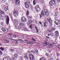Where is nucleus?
<instances>
[{
    "label": "nucleus",
    "instance_id": "obj_6",
    "mask_svg": "<svg viewBox=\"0 0 60 60\" xmlns=\"http://www.w3.org/2000/svg\"><path fill=\"white\" fill-rule=\"evenodd\" d=\"M9 17L8 16H7L6 19V23L8 25L9 24Z\"/></svg>",
    "mask_w": 60,
    "mask_h": 60
},
{
    "label": "nucleus",
    "instance_id": "obj_22",
    "mask_svg": "<svg viewBox=\"0 0 60 60\" xmlns=\"http://www.w3.org/2000/svg\"><path fill=\"white\" fill-rule=\"evenodd\" d=\"M2 31H3V32H5V31H6V29L5 28H2Z\"/></svg>",
    "mask_w": 60,
    "mask_h": 60
},
{
    "label": "nucleus",
    "instance_id": "obj_32",
    "mask_svg": "<svg viewBox=\"0 0 60 60\" xmlns=\"http://www.w3.org/2000/svg\"><path fill=\"white\" fill-rule=\"evenodd\" d=\"M45 56H49V54L46 53L45 54Z\"/></svg>",
    "mask_w": 60,
    "mask_h": 60
},
{
    "label": "nucleus",
    "instance_id": "obj_12",
    "mask_svg": "<svg viewBox=\"0 0 60 60\" xmlns=\"http://www.w3.org/2000/svg\"><path fill=\"white\" fill-rule=\"evenodd\" d=\"M30 58V59L31 60H33L34 59V57L33 56L32 54H30L29 55Z\"/></svg>",
    "mask_w": 60,
    "mask_h": 60
},
{
    "label": "nucleus",
    "instance_id": "obj_10",
    "mask_svg": "<svg viewBox=\"0 0 60 60\" xmlns=\"http://www.w3.org/2000/svg\"><path fill=\"white\" fill-rule=\"evenodd\" d=\"M50 18L48 17L47 19V23H49L50 24L51 23V22H52V21H50Z\"/></svg>",
    "mask_w": 60,
    "mask_h": 60
},
{
    "label": "nucleus",
    "instance_id": "obj_18",
    "mask_svg": "<svg viewBox=\"0 0 60 60\" xmlns=\"http://www.w3.org/2000/svg\"><path fill=\"white\" fill-rule=\"evenodd\" d=\"M14 56L16 58H17L18 56V55L17 53H15L14 54Z\"/></svg>",
    "mask_w": 60,
    "mask_h": 60
},
{
    "label": "nucleus",
    "instance_id": "obj_40",
    "mask_svg": "<svg viewBox=\"0 0 60 60\" xmlns=\"http://www.w3.org/2000/svg\"><path fill=\"white\" fill-rule=\"evenodd\" d=\"M29 18L30 19H32V17H30V16H29Z\"/></svg>",
    "mask_w": 60,
    "mask_h": 60
},
{
    "label": "nucleus",
    "instance_id": "obj_51",
    "mask_svg": "<svg viewBox=\"0 0 60 60\" xmlns=\"http://www.w3.org/2000/svg\"><path fill=\"white\" fill-rule=\"evenodd\" d=\"M37 30V33H38V29H37V30Z\"/></svg>",
    "mask_w": 60,
    "mask_h": 60
},
{
    "label": "nucleus",
    "instance_id": "obj_44",
    "mask_svg": "<svg viewBox=\"0 0 60 60\" xmlns=\"http://www.w3.org/2000/svg\"><path fill=\"white\" fill-rule=\"evenodd\" d=\"M39 23L40 24H41V25H42V23H41V22H39Z\"/></svg>",
    "mask_w": 60,
    "mask_h": 60
},
{
    "label": "nucleus",
    "instance_id": "obj_42",
    "mask_svg": "<svg viewBox=\"0 0 60 60\" xmlns=\"http://www.w3.org/2000/svg\"><path fill=\"white\" fill-rule=\"evenodd\" d=\"M32 41H35V40L34 39H32Z\"/></svg>",
    "mask_w": 60,
    "mask_h": 60
},
{
    "label": "nucleus",
    "instance_id": "obj_34",
    "mask_svg": "<svg viewBox=\"0 0 60 60\" xmlns=\"http://www.w3.org/2000/svg\"><path fill=\"white\" fill-rule=\"evenodd\" d=\"M55 17H56V16H57V13H55Z\"/></svg>",
    "mask_w": 60,
    "mask_h": 60
},
{
    "label": "nucleus",
    "instance_id": "obj_26",
    "mask_svg": "<svg viewBox=\"0 0 60 60\" xmlns=\"http://www.w3.org/2000/svg\"><path fill=\"white\" fill-rule=\"evenodd\" d=\"M1 17L2 18V19H4L5 18V15L4 16H3L1 15Z\"/></svg>",
    "mask_w": 60,
    "mask_h": 60
},
{
    "label": "nucleus",
    "instance_id": "obj_59",
    "mask_svg": "<svg viewBox=\"0 0 60 60\" xmlns=\"http://www.w3.org/2000/svg\"><path fill=\"white\" fill-rule=\"evenodd\" d=\"M13 60H15V59L14 58H13Z\"/></svg>",
    "mask_w": 60,
    "mask_h": 60
},
{
    "label": "nucleus",
    "instance_id": "obj_14",
    "mask_svg": "<svg viewBox=\"0 0 60 60\" xmlns=\"http://www.w3.org/2000/svg\"><path fill=\"white\" fill-rule=\"evenodd\" d=\"M0 15L3 16V15H5V14L2 11L0 10Z\"/></svg>",
    "mask_w": 60,
    "mask_h": 60
},
{
    "label": "nucleus",
    "instance_id": "obj_33",
    "mask_svg": "<svg viewBox=\"0 0 60 60\" xmlns=\"http://www.w3.org/2000/svg\"><path fill=\"white\" fill-rule=\"evenodd\" d=\"M14 20L15 22V23H17V21H18V20L16 19H15Z\"/></svg>",
    "mask_w": 60,
    "mask_h": 60
},
{
    "label": "nucleus",
    "instance_id": "obj_3",
    "mask_svg": "<svg viewBox=\"0 0 60 60\" xmlns=\"http://www.w3.org/2000/svg\"><path fill=\"white\" fill-rule=\"evenodd\" d=\"M21 21L22 22H24L26 21V19L25 17H23L21 18Z\"/></svg>",
    "mask_w": 60,
    "mask_h": 60
},
{
    "label": "nucleus",
    "instance_id": "obj_60",
    "mask_svg": "<svg viewBox=\"0 0 60 60\" xmlns=\"http://www.w3.org/2000/svg\"><path fill=\"white\" fill-rule=\"evenodd\" d=\"M59 60V59H58V58H57V60Z\"/></svg>",
    "mask_w": 60,
    "mask_h": 60
},
{
    "label": "nucleus",
    "instance_id": "obj_47",
    "mask_svg": "<svg viewBox=\"0 0 60 60\" xmlns=\"http://www.w3.org/2000/svg\"><path fill=\"white\" fill-rule=\"evenodd\" d=\"M46 38H47V39H49V37H48L47 36H46Z\"/></svg>",
    "mask_w": 60,
    "mask_h": 60
},
{
    "label": "nucleus",
    "instance_id": "obj_25",
    "mask_svg": "<svg viewBox=\"0 0 60 60\" xmlns=\"http://www.w3.org/2000/svg\"><path fill=\"white\" fill-rule=\"evenodd\" d=\"M33 24H31L30 26H29L30 28H33Z\"/></svg>",
    "mask_w": 60,
    "mask_h": 60
},
{
    "label": "nucleus",
    "instance_id": "obj_57",
    "mask_svg": "<svg viewBox=\"0 0 60 60\" xmlns=\"http://www.w3.org/2000/svg\"><path fill=\"white\" fill-rule=\"evenodd\" d=\"M48 36H49V35H50L49 34H48Z\"/></svg>",
    "mask_w": 60,
    "mask_h": 60
},
{
    "label": "nucleus",
    "instance_id": "obj_41",
    "mask_svg": "<svg viewBox=\"0 0 60 60\" xmlns=\"http://www.w3.org/2000/svg\"><path fill=\"white\" fill-rule=\"evenodd\" d=\"M15 43H16V44H18V43H19L18 42L16 41H15Z\"/></svg>",
    "mask_w": 60,
    "mask_h": 60
},
{
    "label": "nucleus",
    "instance_id": "obj_61",
    "mask_svg": "<svg viewBox=\"0 0 60 60\" xmlns=\"http://www.w3.org/2000/svg\"><path fill=\"white\" fill-rule=\"evenodd\" d=\"M0 45L1 46V45H2V44H0Z\"/></svg>",
    "mask_w": 60,
    "mask_h": 60
},
{
    "label": "nucleus",
    "instance_id": "obj_20",
    "mask_svg": "<svg viewBox=\"0 0 60 60\" xmlns=\"http://www.w3.org/2000/svg\"><path fill=\"white\" fill-rule=\"evenodd\" d=\"M4 10L5 11H7L8 10V7H6L4 8Z\"/></svg>",
    "mask_w": 60,
    "mask_h": 60
},
{
    "label": "nucleus",
    "instance_id": "obj_1",
    "mask_svg": "<svg viewBox=\"0 0 60 60\" xmlns=\"http://www.w3.org/2000/svg\"><path fill=\"white\" fill-rule=\"evenodd\" d=\"M30 4V2L29 1H27L25 3V6L26 8H29V5Z\"/></svg>",
    "mask_w": 60,
    "mask_h": 60
},
{
    "label": "nucleus",
    "instance_id": "obj_9",
    "mask_svg": "<svg viewBox=\"0 0 60 60\" xmlns=\"http://www.w3.org/2000/svg\"><path fill=\"white\" fill-rule=\"evenodd\" d=\"M15 0V3L17 5H18L20 3L19 2V0Z\"/></svg>",
    "mask_w": 60,
    "mask_h": 60
},
{
    "label": "nucleus",
    "instance_id": "obj_46",
    "mask_svg": "<svg viewBox=\"0 0 60 60\" xmlns=\"http://www.w3.org/2000/svg\"><path fill=\"white\" fill-rule=\"evenodd\" d=\"M49 46H53V45H52V44H50L49 45Z\"/></svg>",
    "mask_w": 60,
    "mask_h": 60
},
{
    "label": "nucleus",
    "instance_id": "obj_39",
    "mask_svg": "<svg viewBox=\"0 0 60 60\" xmlns=\"http://www.w3.org/2000/svg\"><path fill=\"white\" fill-rule=\"evenodd\" d=\"M5 2V0H3L2 1V2L3 3H4Z\"/></svg>",
    "mask_w": 60,
    "mask_h": 60
},
{
    "label": "nucleus",
    "instance_id": "obj_2",
    "mask_svg": "<svg viewBox=\"0 0 60 60\" xmlns=\"http://www.w3.org/2000/svg\"><path fill=\"white\" fill-rule=\"evenodd\" d=\"M56 2V1L55 0H51V1H50L49 4L51 6H52V4H54Z\"/></svg>",
    "mask_w": 60,
    "mask_h": 60
},
{
    "label": "nucleus",
    "instance_id": "obj_49",
    "mask_svg": "<svg viewBox=\"0 0 60 60\" xmlns=\"http://www.w3.org/2000/svg\"><path fill=\"white\" fill-rule=\"evenodd\" d=\"M27 44H29V43H30V42H27Z\"/></svg>",
    "mask_w": 60,
    "mask_h": 60
},
{
    "label": "nucleus",
    "instance_id": "obj_23",
    "mask_svg": "<svg viewBox=\"0 0 60 60\" xmlns=\"http://www.w3.org/2000/svg\"><path fill=\"white\" fill-rule=\"evenodd\" d=\"M19 25L20 26H23V25H24V24L23 23H19Z\"/></svg>",
    "mask_w": 60,
    "mask_h": 60
},
{
    "label": "nucleus",
    "instance_id": "obj_55",
    "mask_svg": "<svg viewBox=\"0 0 60 60\" xmlns=\"http://www.w3.org/2000/svg\"><path fill=\"white\" fill-rule=\"evenodd\" d=\"M8 34L10 35H11V34Z\"/></svg>",
    "mask_w": 60,
    "mask_h": 60
},
{
    "label": "nucleus",
    "instance_id": "obj_52",
    "mask_svg": "<svg viewBox=\"0 0 60 60\" xmlns=\"http://www.w3.org/2000/svg\"><path fill=\"white\" fill-rule=\"evenodd\" d=\"M31 8H32V9H33V6H32L31 7Z\"/></svg>",
    "mask_w": 60,
    "mask_h": 60
},
{
    "label": "nucleus",
    "instance_id": "obj_19",
    "mask_svg": "<svg viewBox=\"0 0 60 60\" xmlns=\"http://www.w3.org/2000/svg\"><path fill=\"white\" fill-rule=\"evenodd\" d=\"M48 25V24L45 22L44 23V26L45 27H47V26Z\"/></svg>",
    "mask_w": 60,
    "mask_h": 60
},
{
    "label": "nucleus",
    "instance_id": "obj_63",
    "mask_svg": "<svg viewBox=\"0 0 60 60\" xmlns=\"http://www.w3.org/2000/svg\"><path fill=\"white\" fill-rule=\"evenodd\" d=\"M2 33V32L0 30V33Z\"/></svg>",
    "mask_w": 60,
    "mask_h": 60
},
{
    "label": "nucleus",
    "instance_id": "obj_62",
    "mask_svg": "<svg viewBox=\"0 0 60 60\" xmlns=\"http://www.w3.org/2000/svg\"><path fill=\"white\" fill-rule=\"evenodd\" d=\"M36 30H37V29H38L37 28H36Z\"/></svg>",
    "mask_w": 60,
    "mask_h": 60
},
{
    "label": "nucleus",
    "instance_id": "obj_16",
    "mask_svg": "<svg viewBox=\"0 0 60 60\" xmlns=\"http://www.w3.org/2000/svg\"><path fill=\"white\" fill-rule=\"evenodd\" d=\"M49 42H47V41H45V42L44 43V44L46 46H47L48 44H49Z\"/></svg>",
    "mask_w": 60,
    "mask_h": 60
},
{
    "label": "nucleus",
    "instance_id": "obj_64",
    "mask_svg": "<svg viewBox=\"0 0 60 60\" xmlns=\"http://www.w3.org/2000/svg\"><path fill=\"white\" fill-rule=\"evenodd\" d=\"M35 28H37L36 27H35Z\"/></svg>",
    "mask_w": 60,
    "mask_h": 60
},
{
    "label": "nucleus",
    "instance_id": "obj_21",
    "mask_svg": "<svg viewBox=\"0 0 60 60\" xmlns=\"http://www.w3.org/2000/svg\"><path fill=\"white\" fill-rule=\"evenodd\" d=\"M35 0H34L33 2V4L34 5H35L36 4V2H35Z\"/></svg>",
    "mask_w": 60,
    "mask_h": 60
},
{
    "label": "nucleus",
    "instance_id": "obj_54",
    "mask_svg": "<svg viewBox=\"0 0 60 60\" xmlns=\"http://www.w3.org/2000/svg\"><path fill=\"white\" fill-rule=\"evenodd\" d=\"M1 25H3V23L2 22L1 23Z\"/></svg>",
    "mask_w": 60,
    "mask_h": 60
},
{
    "label": "nucleus",
    "instance_id": "obj_31",
    "mask_svg": "<svg viewBox=\"0 0 60 60\" xmlns=\"http://www.w3.org/2000/svg\"><path fill=\"white\" fill-rule=\"evenodd\" d=\"M3 55V52L0 50V55Z\"/></svg>",
    "mask_w": 60,
    "mask_h": 60
},
{
    "label": "nucleus",
    "instance_id": "obj_37",
    "mask_svg": "<svg viewBox=\"0 0 60 60\" xmlns=\"http://www.w3.org/2000/svg\"><path fill=\"white\" fill-rule=\"evenodd\" d=\"M60 54L58 53L57 54V56H60Z\"/></svg>",
    "mask_w": 60,
    "mask_h": 60
},
{
    "label": "nucleus",
    "instance_id": "obj_53",
    "mask_svg": "<svg viewBox=\"0 0 60 60\" xmlns=\"http://www.w3.org/2000/svg\"><path fill=\"white\" fill-rule=\"evenodd\" d=\"M49 60H53V58H51L50 59H49Z\"/></svg>",
    "mask_w": 60,
    "mask_h": 60
},
{
    "label": "nucleus",
    "instance_id": "obj_24",
    "mask_svg": "<svg viewBox=\"0 0 60 60\" xmlns=\"http://www.w3.org/2000/svg\"><path fill=\"white\" fill-rule=\"evenodd\" d=\"M29 13L28 12V10H27L26 13L27 16H28V15H29Z\"/></svg>",
    "mask_w": 60,
    "mask_h": 60
},
{
    "label": "nucleus",
    "instance_id": "obj_27",
    "mask_svg": "<svg viewBox=\"0 0 60 60\" xmlns=\"http://www.w3.org/2000/svg\"><path fill=\"white\" fill-rule=\"evenodd\" d=\"M29 22L30 23L28 24V25H29V24H30L31 23H32L33 22L32 21V20H30V21H29Z\"/></svg>",
    "mask_w": 60,
    "mask_h": 60
},
{
    "label": "nucleus",
    "instance_id": "obj_38",
    "mask_svg": "<svg viewBox=\"0 0 60 60\" xmlns=\"http://www.w3.org/2000/svg\"><path fill=\"white\" fill-rule=\"evenodd\" d=\"M14 40H15L16 41H19V40H20V39H16V40L14 39Z\"/></svg>",
    "mask_w": 60,
    "mask_h": 60
},
{
    "label": "nucleus",
    "instance_id": "obj_5",
    "mask_svg": "<svg viewBox=\"0 0 60 60\" xmlns=\"http://www.w3.org/2000/svg\"><path fill=\"white\" fill-rule=\"evenodd\" d=\"M31 52L33 54H34V55H35V53H38V50H32Z\"/></svg>",
    "mask_w": 60,
    "mask_h": 60
},
{
    "label": "nucleus",
    "instance_id": "obj_28",
    "mask_svg": "<svg viewBox=\"0 0 60 60\" xmlns=\"http://www.w3.org/2000/svg\"><path fill=\"white\" fill-rule=\"evenodd\" d=\"M0 49H1V50H2V51H3V50H4V48H3L2 47H0Z\"/></svg>",
    "mask_w": 60,
    "mask_h": 60
},
{
    "label": "nucleus",
    "instance_id": "obj_43",
    "mask_svg": "<svg viewBox=\"0 0 60 60\" xmlns=\"http://www.w3.org/2000/svg\"><path fill=\"white\" fill-rule=\"evenodd\" d=\"M14 50H13V49H11V50H10L11 52H12Z\"/></svg>",
    "mask_w": 60,
    "mask_h": 60
},
{
    "label": "nucleus",
    "instance_id": "obj_58",
    "mask_svg": "<svg viewBox=\"0 0 60 60\" xmlns=\"http://www.w3.org/2000/svg\"><path fill=\"white\" fill-rule=\"evenodd\" d=\"M31 43H34V42H33V41H32L31 42Z\"/></svg>",
    "mask_w": 60,
    "mask_h": 60
},
{
    "label": "nucleus",
    "instance_id": "obj_35",
    "mask_svg": "<svg viewBox=\"0 0 60 60\" xmlns=\"http://www.w3.org/2000/svg\"><path fill=\"white\" fill-rule=\"evenodd\" d=\"M3 60H8V59L6 58H4L3 59Z\"/></svg>",
    "mask_w": 60,
    "mask_h": 60
},
{
    "label": "nucleus",
    "instance_id": "obj_48",
    "mask_svg": "<svg viewBox=\"0 0 60 60\" xmlns=\"http://www.w3.org/2000/svg\"><path fill=\"white\" fill-rule=\"evenodd\" d=\"M6 42H7V43L9 42V41H8L7 40H6Z\"/></svg>",
    "mask_w": 60,
    "mask_h": 60
},
{
    "label": "nucleus",
    "instance_id": "obj_13",
    "mask_svg": "<svg viewBox=\"0 0 60 60\" xmlns=\"http://www.w3.org/2000/svg\"><path fill=\"white\" fill-rule=\"evenodd\" d=\"M16 11H14V12L13 14L15 16V17H17L18 16V14L16 13Z\"/></svg>",
    "mask_w": 60,
    "mask_h": 60
},
{
    "label": "nucleus",
    "instance_id": "obj_7",
    "mask_svg": "<svg viewBox=\"0 0 60 60\" xmlns=\"http://www.w3.org/2000/svg\"><path fill=\"white\" fill-rule=\"evenodd\" d=\"M36 10L37 11H39L41 10V8H39L38 6H37L35 7Z\"/></svg>",
    "mask_w": 60,
    "mask_h": 60
},
{
    "label": "nucleus",
    "instance_id": "obj_17",
    "mask_svg": "<svg viewBox=\"0 0 60 60\" xmlns=\"http://www.w3.org/2000/svg\"><path fill=\"white\" fill-rule=\"evenodd\" d=\"M26 54L24 53V57L26 58V59H28V57H27V56L26 55Z\"/></svg>",
    "mask_w": 60,
    "mask_h": 60
},
{
    "label": "nucleus",
    "instance_id": "obj_30",
    "mask_svg": "<svg viewBox=\"0 0 60 60\" xmlns=\"http://www.w3.org/2000/svg\"><path fill=\"white\" fill-rule=\"evenodd\" d=\"M50 35H51V36H53V35H54V33H51L50 34Z\"/></svg>",
    "mask_w": 60,
    "mask_h": 60
},
{
    "label": "nucleus",
    "instance_id": "obj_29",
    "mask_svg": "<svg viewBox=\"0 0 60 60\" xmlns=\"http://www.w3.org/2000/svg\"><path fill=\"white\" fill-rule=\"evenodd\" d=\"M40 60H46V59H44L43 58H40Z\"/></svg>",
    "mask_w": 60,
    "mask_h": 60
},
{
    "label": "nucleus",
    "instance_id": "obj_15",
    "mask_svg": "<svg viewBox=\"0 0 60 60\" xmlns=\"http://www.w3.org/2000/svg\"><path fill=\"white\" fill-rule=\"evenodd\" d=\"M55 35L56 36H57L59 35L58 34V31H57L55 32Z\"/></svg>",
    "mask_w": 60,
    "mask_h": 60
},
{
    "label": "nucleus",
    "instance_id": "obj_11",
    "mask_svg": "<svg viewBox=\"0 0 60 60\" xmlns=\"http://www.w3.org/2000/svg\"><path fill=\"white\" fill-rule=\"evenodd\" d=\"M45 15H44V14L43 13V11H42L41 12V14L40 15V18H41V17H43Z\"/></svg>",
    "mask_w": 60,
    "mask_h": 60
},
{
    "label": "nucleus",
    "instance_id": "obj_8",
    "mask_svg": "<svg viewBox=\"0 0 60 60\" xmlns=\"http://www.w3.org/2000/svg\"><path fill=\"white\" fill-rule=\"evenodd\" d=\"M56 24V25H59L60 23V19L59 20H55V22Z\"/></svg>",
    "mask_w": 60,
    "mask_h": 60
},
{
    "label": "nucleus",
    "instance_id": "obj_45",
    "mask_svg": "<svg viewBox=\"0 0 60 60\" xmlns=\"http://www.w3.org/2000/svg\"><path fill=\"white\" fill-rule=\"evenodd\" d=\"M13 37L15 38H16V35H14Z\"/></svg>",
    "mask_w": 60,
    "mask_h": 60
},
{
    "label": "nucleus",
    "instance_id": "obj_36",
    "mask_svg": "<svg viewBox=\"0 0 60 60\" xmlns=\"http://www.w3.org/2000/svg\"><path fill=\"white\" fill-rule=\"evenodd\" d=\"M57 3H59L60 2V0H57Z\"/></svg>",
    "mask_w": 60,
    "mask_h": 60
},
{
    "label": "nucleus",
    "instance_id": "obj_56",
    "mask_svg": "<svg viewBox=\"0 0 60 60\" xmlns=\"http://www.w3.org/2000/svg\"><path fill=\"white\" fill-rule=\"evenodd\" d=\"M53 44H54V45H55V44H56V43H53Z\"/></svg>",
    "mask_w": 60,
    "mask_h": 60
},
{
    "label": "nucleus",
    "instance_id": "obj_4",
    "mask_svg": "<svg viewBox=\"0 0 60 60\" xmlns=\"http://www.w3.org/2000/svg\"><path fill=\"white\" fill-rule=\"evenodd\" d=\"M44 12H45V15L46 16H48L49 15V12L46 9H45L44 10Z\"/></svg>",
    "mask_w": 60,
    "mask_h": 60
},
{
    "label": "nucleus",
    "instance_id": "obj_50",
    "mask_svg": "<svg viewBox=\"0 0 60 60\" xmlns=\"http://www.w3.org/2000/svg\"><path fill=\"white\" fill-rule=\"evenodd\" d=\"M20 58L21 59H22V56L20 57Z\"/></svg>",
    "mask_w": 60,
    "mask_h": 60
}]
</instances>
